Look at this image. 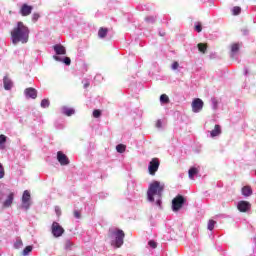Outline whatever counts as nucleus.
<instances>
[{"mask_svg":"<svg viewBox=\"0 0 256 256\" xmlns=\"http://www.w3.org/2000/svg\"><path fill=\"white\" fill-rule=\"evenodd\" d=\"M30 33L31 31L29 30V27H27L23 22H17L10 32L12 45H19V43L26 45V43H29Z\"/></svg>","mask_w":256,"mask_h":256,"instance_id":"obj_1","label":"nucleus"},{"mask_svg":"<svg viewBox=\"0 0 256 256\" xmlns=\"http://www.w3.org/2000/svg\"><path fill=\"white\" fill-rule=\"evenodd\" d=\"M165 190V184H161L159 181H154L149 184L147 190V201L149 203H155L157 207L161 208L163 199V191Z\"/></svg>","mask_w":256,"mask_h":256,"instance_id":"obj_2","label":"nucleus"},{"mask_svg":"<svg viewBox=\"0 0 256 256\" xmlns=\"http://www.w3.org/2000/svg\"><path fill=\"white\" fill-rule=\"evenodd\" d=\"M109 237L111 239L112 247L119 249L123 247V243L125 241V232L119 228H113L109 230Z\"/></svg>","mask_w":256,"mask_h":256,"instance_id":"obj_3","label":"nucleus"},{"mask_svg":"<svg viewBox=\"0 0 256 256\" xmlns=\"http://www.w3.org/2000/svg\"><path fill=\"white\" fill-rule=\"evenodd\" d=\"M3 199H5V192L0 191V203H2V207H11V205H13V201L15 199V193L10 192L7 195L6 200L3 201Z\"/></svg>","mask_w":256,"mask_h":256,"instance_id":"obj_4","label":"nucleus"},{"mask_svg":"<svg viewBox=\"0 0 256 256\" xmlns=\"http://www.w3.org/2000/svg\"><path fill=\"white\" fill-rule=\"evenodd\" d=\"M183 205H185V198L181 195L176 196L172 200V211L177 213V211H179Z\"/></svg>","mask_w":256,"mask_h":256,"instance_id":"obj_5","label":"nucleus"},{"mask_svg":"<svg viewBox=\"0 0 256 256\" xmlns=\"http://www.w3.org/2000/svg\"><path fill=\"white\" fill-rule=\"evenodd\" d=\"M51 233L53 237L59 238L63 236V233H65V229H63V226L58 222H53L51 226Z\"/></svg>","mask_w":256,"mask_h":256,"instance_id":"obj_6","label":"nucleus"},{"mask_svg":"<svg viewBox=\"0 0 256 256\" xmlns=\"http://www.w3.org/2000/svg\"><path fill=\"white\" fill-rule=\"evenodd\" d=\"M31 207V193L29 190H25L22 195V209L29 211Z\"/></svg>","mask_w":256,"mask_h":256,"instance_id":"obj_7","label":"nucleus"},{"mask_svg":"<svg viewBox=\"0 0 256 256\" xmlns=\"http://www.w3.org/2000/svg\"><path fill=\"white\" fill-rule=\"evenodd\" d=\"M159 165L161 163L159 162V158H153L148 165V171L150 175H155L157 171H159Z\"/></svg>","mask_w":256,"mask_h":256,"instance_id":"obj_8","label":"nucleus"},{"mask_svg":"<svg viewBox=\"0 0 256 256\" xmlns=\"http://www.w3.org/2000/svg\"><path fill=\"white\" fill-rule=\"evenodd\" d=\"M203 105V100L200 98L194 99L191 104L193 113H201V111H203Z\"/></svg>","mask_w":256,"mask_h":256,"instance_id":"obj_9","label":"nucleus"},{"mask_svg":"<svg viewBox=\"0 0 256 256\" xmlns=\"http://www.w3.org/2000/svg\"><path fill=\"white\" fill-rule=\"evenodd\" d=\"M57 161H58V163H60V165L62 167H65V166L69 165V163H70L67 155H65V153H63L61 151L57 152Z\"/></svg>","mask_w":256,"mask_h":256,"instance_id":"obj_10","label":"nucleus"},{"mask_svg":"<svg viewBox=\"0 0 256 256\" xmlns=\"http://www.w3.org/2000/svg\"><path fill=\"white\" fill-rule=\"evenodd\" d=\"M237 209L240 211V213H247V211L251 209V203L245 200L239 201L237 204Z\"/></svg>","mask_w":256,"mask_h":256,"instance_id":"obj_11","label":"nucleus"},{"mask_svg":"<svg viewBox=\"0 0 256 256\" xmlns=\"http://www.w3.org/2000/svg\"><path fill=\"white\" fill-rule=\"evenodd\" d=\"M24 95L26 99H37V89L32 87L26 88L24 90Z\"/></svg>","mask_w":256,"mask_h":256,"instance_id":"obj_12","label":"nucleus"},{"mask_svg":"<svg viewBox=\"0 0 256 256\" xmlns=\"http://www.w3.org/2000/svg\"><path fill=\"white\" fill-rule=\"evenodd\" d=\"M33 11V6H29L27 4H23L20 8V14L22 17H27L29 16L30 13Z\"/></svg>","mask_w":256,"mask_h":256,"instance_id":"obj_13","label":"nucleus"},{"mask_svg":"<svg viewBox=\"0 0 256 256\" xmlns=\"http://www.w3.org/2000/svg\"><path fill=\"white\" fill-rule=\"evenodd\" d=\"M3 85H4L5 91H11L13 89V80L5 76L3 78Z\"/></svg>","mask_w":256,"mask_h":256,"instance_id":"obj_14","label":"nucleus"},{"mask_svg":"<svg viewBox=\"0 0 256 256\" xmlns=\"http://www.w3.org/2000/svg\"><path fill=\"white\" fill-rule=\"evenodd\" d=\"M53 48H54L56 55H66L67 54V50L61 44H56V45H54Z\"/></svg>","mask_w":256,"mask_h":256,"instance_id":"obj_15","label":"nucleus"},{"mask_svg":"<svg viewBox=\"0 0 256 256\" xmlns=\"http://www.w3.org/2000/svg\"><path fill=\"white\" fill-rule=\"evenodd\" d=\"M209 133L212 139L215 137H219V135H221V126L219 124H216L214 126V129L212 131H209Z\"/></svg>","mask_w":256,"mask_h":256,"instance_id":"obj_16","label":"nucleus"},{"mask_svg":"<svg viewBox=\"0 0 256 256\" xmlns=\"http://www.w3.org/2000/svg\"><path fill=\"white\" fill-rule=\"evenodd\" d=\"M241 194L243 197H251L253 195V189H251V186H244L241 189Z\"/></svg>","mask_w":256,"mask_h":256,"instance_id":"obj_17","label":"nucleus"},{"mask_svg":"<svg viewBox=\"0 0 256 256\" xmlns=\"http://www.w3.org/2000/svg\"><path fill=\"white\" fill-rule=\"evenodd\" d=\"M61 111H62L63 115H66V117H71V115H75V109L69 108L67 106H63L61 108Z\"/></svg>","mask_w":256,"mask_h":256,"instance_id":"obj_18","label":"nucleus"},{"mask_svg":"<svg viewBox=\"0 0 256 256\" xmlns=\"http://www.w3.org/2000/svg\"><path fill=\"white\" fill-rule=\"evenodd\" d=\"M53 59L55 61H59L60 63H65L66 65H71V58H69V57L61 58L60 56H53Z\"/></svg>","mask_w":256,"mask_h":256,"instance_id":"obj_19","label":"nucleus"},{"mask_svg":"<svg viewBox=\"0 0 256 256\" xmlns=\"http://www.w3.org/2000/svg\"><path fill=\"white\" fill-rule=\"evenodd\" d=\"M239 53V44H232L231 46V57L235 59L237 54Z\"/></svg>","mask_w":256,"mask_h":256,"instance_id":"obj_20","label":"nucleus"},{"mask_svg":"<svg viewBox=\"0 0 256 256\" xmlns=\"http://www.w3.org/2000/svg\"><path fill=\"white\" fill-rule=\"evenodd\" d=\"M199 173V169L196 167H192L188 171L189 179H195V175Z\"/></svg>","mask_w":256,"mask_h":256,"instance_id":"obj_21","label":"nucleus"},{"mask_svg":"<svg viewBox=\"0 0 256 256\" xmlns=\"http://www.w3.org/2000/svg\"><path fill=\"white\" fill-rule=\"evenodd\" d=\"M109 30H107V28H100L98 31V37L100 39H105V37H107V33Z\"/></svg>","mask_w":256,"mask_h":256,"instance_id":"obj_22","label":"nucleus"},{"mask_svg":"<svg viewBox=\"0 0 256 256\" xmlns=\"http://www.w3.org/2000/svg\"><path fill=\"white\" fill-rule=\"evenodd\" d=\"M5 143H7V136L1 134L0 135V149H5Z\"/></svg>","mask_w":256,"mask_h":256,"instance_id":"obj_23","label":"nucleus"},{"mask_svg":"<svg viewBox=\"0 0 256 256\" xmlns=\"http://www.w3.org/2000/svg\"><path fill=\"white\" fill-rule=\"evenodd\" d=\"M160 103L162 105H167V103H169V96H167V94H162L160 96Z\"/></svg>","mask_w":256,"mask_h":256,"instance_id":"obj_24","label":"nucleus"},{"mask_svg":"<svg viewBox=\"0 0 256 256\" xmlns=\"http://www.w3.org/2000/svg\"><path fill=\"white\" fill-rule=\"evenodd\" d=\"M49 105H51V102H49V99H43L40 103V107H42V109H47Z\"/></svg>","mask_w":256,"mask_h":256,"instance_id":"obj_25","label":"nucleus"},{"mask_svg":"<svg viewBox=\"0 0 256 256\" xmlns=\"http://www.w3.org/2000/svg\"><path fill=\"white\" fill-rule=\"evenodd\" d=\"M126 149H127V146H125L124 144H118L116 146L117 153H125Z\"/></svg>","mask_w":256,"mask_h":256,"instance_id":"obj_26","label":"nucleus"},{"mask_svg":"<svg viewBox=\"0 0 256 256\" xmlns=\"http://www.w3.org/2000/svg\"><path fill=\"white\" fill-rule=\"evenodd\" d=\"M198 51H200V53L205 54L207 52V45L203 44V43H199L198 44Z\"/></svg>","mask_w":256,"mask_h":256,"instance_id":"obj_27","label":"nucleus"},{"mask_svg":"<svg viewBox=\"0 0 256 256\" xmlns=\"http://www.w3.org/2000/svg\"><path fill=\"white\" fill-rule=\"evenodd\" d=\"M21 247H23V240L18 238L14 243V249H21Z\"/></svg>","mask_w":256,"mask_h":256,"instance_id":"obj_28","label":"nucleus"},{"mask_svg":"<svg viewBox=\"0 0 256 256\" xmlns=\"http://www.w3.org/2000/svg\"><path fill=\"white\" fill-rule=\"evenodd\" d=\"M31 251H33V246H26L25 248H24V250L22 251V255L23 256H27V255H29V253H31Z\"/></svg>","mask_w":256,"mask_h":256,"instance_id":"obj_29","label":"nucleus"},{"mask_svg":"<svg viewBox=\"0 0 256 256\" xmlns=\"http://www.w3.org/2000/svg\"><path fill=\"white\" fill-rule=\"evenodd\" d=\"M217 222H215V220H209L208 221V231H213V229H215V224Z\"/></svg>","mask_w":256,"mask_h":256,"instance_id":"obj_30","label":"nucleus"},{"mask_svg":"<svg viewBox=\"0 0 256 256\" xmlns=\"http://www.w3.org/2000/svg\"><path fill=\"white\" fill-rule=\"evenodd\" d=\"M241 13V7L235 6L232 8V15H239Z\"/></svg>","mask_w":256,"mask_h":256,"instance_id":"obj_31","label":"nucleus"},{"mask_svg":"<svg viewBox=\"0 0 256 256\" xmlns=\"http://www.w3.org/2000/svg\"><path fill=\"white\" fill-rule=\"evenodd\" d=\"M5 177V168H3V164L0 163V179Z\"/></svg>","mask_w":256,"mask_h":256,"instance_id":"obj_32","label":"nucleus"},{"mask_svg":"<svg viewBox=\"0 0 256 256\" xmlns=\"http://www.w3.org/2000/svg\"><path fill=\"white\" fill-rule=\"evenodd\" d=\"M149 247H151L152 249H157V242H155L154 240H150L148 242Z\"/></svg>","mask_w":256,"mask_h":256,"instance_id":"obj_33","label":"nucleus"},{"mask_svg":"<svg viewBox=\"0 0 256 256\" xmlns=\"http://www.w3.org/2000/svg\"><path fill=\"white\" fill-rule=\"evenodd\" d=\"M146 23H155V17L154 16H148L145 18Z\"/></svg>","mask_w":256,"mask_h":256,"instance_id":"obj_34","label":"nucleus"},{"mask_svg":"<svg viewBox=\"0 0 256 256\" xmlns=\"http://www.w3.org/2000/svg\"><path fill=\"white\" fill-rule=\"evenodd\" d=\"M93 117H95V119H99V117H101V110H94Z\"/></svg>","mask_w":256,"mask_h":256,"instance_id":"obj_35","label":"nucleus"},{"mask_svg":"<svg viewBox=\"0 0 256 256\" xmlns=\"http://www.w3.org/2000/svg\"><path fill=\"white\" fill-rule=\"evenodd\" d=\"M171 69H172L173 71H176V69H179V62H174V63L172 64V66H171Z\"/></svg>","mask_w":256,"mask_h":256,"instance_id":"obj_36","label":"nucleus"},{"mask_svg":"<svg viewBox=\"0 0 256 256\" xmlns=\"http://www.w3.org/2000/svg\"><path fill=\"white\" fill-rule=\"evenodd\" d=\"M74 217H75V219H81V212H79L78 210H75Z\"/></svg>","mask_w":256,"mask_h":256,"instance_id":"obj_37","label":"nucleus"},{"mask_svg":"<svg viewBox=\"0 0 256 256\" xmlns=\"http://www.w3.org/2000/svg\"><path fill=\"white\" fill-rule=\"evenodd\" d=\"M39 14L38 13H34L33 15H32V21H38L39 20Z\"/></svg>","mask_w":256,"mask_h":256,"instance_id":"obj_38","label":"nucleus"},{"mask_svg":"<svg viewBox=\"0 0 256 256\" xmlns=\"http://www.w3.org/2000/svg\"><path fill=\"white\" fill-rule=\"evenodd\" d=\"M202 30L203 28L201 27V24L195 26V31H197V33H201Z\"/></svg>","mask_w":256,"mask_h":256,"instance_id":"obj_39","label":"nucleus"},{"mask_svg":"<svg viewBox=\"0 0 256 256\" xmlns=\"http://www.w3.org/2000/svg\"><path fill=\"white\" fill-rule=\"evenodd\" d=\"M156 127H157V129H161V127H163V122L161 120H158L156 122Z\"/></svg>","mask_w":256,"mask_h":256,"instance_id":"obj_40","label":"nucleus"},{"mask_svg":"<svg viewBox=\"0 0 256 256\" xmlns=\"http://www.w3.org/2000/svg\"><path fill=\"white\" fill-rule=\"evenodd\" d=\"M82 83L84 85V89H87V87L90 85L89 80H83Z\"/></svg>","mask_w":256,"mask_h":256,"instance_id":"obj_41","label":"nucleus"},{"mask_svg":"<svg viewBox=\"0 0 256 256\" xmlns=\"http://www.w3.org/2000/svg\"><path fill=\"white\" fill-rule=\"evenodd\" d=\"M72 245L71 241H66L65 249H71Z\"/></svg>","mask_w":256,"mask_h":256,"instance_id":"obj_42","label":"nucleus"},{"mask_svg":"<svg viewBox=\"0 0 256 256\" xmlns=\"http://www.w3.org/2000/svg\"><path fill=\"white\" fill-rule=\"evenodd\" d=\"M55 211H56L57 215H59L61 213V209H59V207H56Z\"/></svg>","mask_w":256,"mask_h":256,"instance_id":"obj_43","label":"nucleus"},{"mask_svg":"<svg viewBox=\"0 0 256 256\" xmlns=\"http://www.w3.org/2000/svg\"><path fill=\"white\" fill-rule=\"evenodd\" d=\"M161 37H163L165 35V33H160Z\"/></svg>","mask_w":256,"mask_h":256,"instance_id":"obj_44","label":"nucleus"},{"mask_svg":"<svg viewBox=\"0 0 256 256\" xmlns=\"http://www.w3.org/2000/svg\"><path fill=\"white\" fill-rule=\"evenodd\" d=\"M247 73H248V70H247V69H245V75H247Z\"/></svg>","mask_w":256,"mask_h":256,"instance_id":"obj_45","label":"nucleus"}]
</instances>
